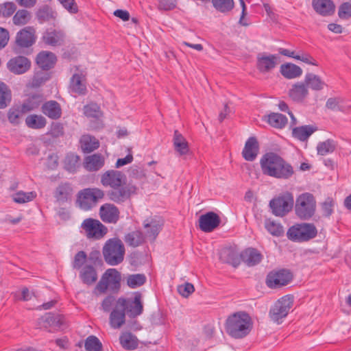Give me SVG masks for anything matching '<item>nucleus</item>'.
<instances>
[{
  "label": "nucleus",
  "mask_w": 351,
  "mask_h": 351,
  "mask_svg": "<svg viewBox=\"0 0 351 351\" xmlns=\"http://www.w3.org/2000/svg\"><path fill=\"white\" fill-rule=\"evenodd\" d=\"M312 6L322 16L331 15L335 11V5L331 0H313Z\"/></svg>",
  "instance_id": "26"
},
{
  "label": "nucleus",
  "mask_w": 351,
  "mask_h": 351,
  "mask_svg": "<svg viewBox=\"0 0 351 351\" xmlns=\"http://www.w3.org/2000/svg\"><path fill=\"white\" fill-rule=\"evenodd\" d=\"M326 107L335 112L348 113L351 110V104L344 98L337 97H330L326 102Z\"/></svg>",
  "instance_id": "21"
},
{
  "label": "nucleus",
  "mask_w": 351,
  "mask_h": 351,
  "mask_svg": "<svg viewBox=\"0 0 351 351\" xmlns=\"http://www.w3.org/2000/svg\"><path fill=\"white\" fill-rule=\"evenodd\" d=\"M79 160L80 157L77 155L73 154L67 155L64 161L66 169L69 171L74 170Z\"/></svg>",
  "instance_id": "60"
},
{
  "label": "nucleus",
  "mask_w": 351,
  "mask_h": 351,
  "mask_svg": "<svg viewBox=\"0 0 351 351\" xmlns=\"http://www.w3.org/2000/svg\"><path fill=\"white\" fill-rule=\"evenodd\" d=\"M41 104V99L38 95H33L26 99L21 106V109L24 114L37 109Z\"/></svg>",
  "instance_id": "42"
},
{
  "label": "nucleus",
  "mask_w": 351,
  "mask_h": 351,
  "mask_svg": "<svg viewBox=\"0 0 351 351\" xmlns=\"http://www.w3.org/2000/svg\"><path fill=\"white\" fill-rule=\"evenodd\" d=\"M338 15L340 19H348L351 17V3H343L339 8Z\"/></svg>",
  "instance_id": "62"
},
{
  "label": "nucleus",
  "mask_w": 351,
  "mask_h": 351,
  "mask_svg": "<svg viewBox=\"0 0 351 351\" xmlns=\"http://www.w3.org/2000/svg\"><path fill=\"white\" fill-rule=\"evenodd\" d=\"M121 346L128 350H132L137 348V339L131 332H123L119 337Z\"/></svg>",
  "instance_id": "39"
},
{
  "label": "nucleus",
  "mask_w": 351,
  "mask_h": 351,
  "mask_svg": "<svg viewBox=\"0 0 351 351\" xmlns=\"http://www.w3.org/2000/svg\"><path fill=\"white\" fill-rule=\"evenodd\" d=\"M259 151V145L255 137H250L245 142L242 152L243 157L247 161H253L256 159Z\"/></svg>",
  "instance_id": "24"
},
{
  "label": "nucleus",
  "mask_w": 351,
  "mask_h": 351,
  "mask_svg": "<svg viewBox=\"0 0 351 351\" xmlns=\"http://www.w3.org/2000/svg\"><path fill=\"white\" fill-rule=\"evenodd\" d=\"M265 227L267 230L274 236H281L283 232V227L278 223H276L271 219H266L265 221Z\"/></svg>",
  "instance_id": "47"
},
{
  "label": "nucleus",
  "mask_w": 351,
  "mask_h": 351,
  "mask_svg": "<svg viewBox=\"0 0 351 351\" xmlns=\"http://www.w3.org/2000/svg\"><path fill=\"white\" fill-rule=\"evenodd\" d=\"M163 221L157 217L146 219L143 222L145 237L154 241L162 229Z\"/></svg>",
  "instance_id": "17"
},
{
  "label": "nucleus",
  "mask_w": 351,
  "mask_h": 351,
  "mask_svg": "<svg viewBox=\"0 0 351 351\" xmlns=\"http://www.w3.org/2000/svg\"><path fill=\"white\" fill-rule=\"evenodd\" d=\"M88 239L100 240L108 233V228L101 222L93 218L85 219L81 224Z\"/></svg>",
  "instance_id": "12"
},
{
  "label": "nucleus",
  "mask_w": 351,
  "mask_h": 351,
  "mask_svg": "<svg viewBox=\"0 0 351 351\" xmlns=\"http://www.w3.org/2000/svg\"><path fill=\"white\" fill-rule=\"evenodd\" d=\"M295 215L301 220H309L315 214L317 202L315 197L309 192L298 195L294 201Z\"/></svg>",
  "instance_id": "5"
},
{
  "label": "nucleus",
  "mask_w": 351,
  "mask_h": 351,
  "mask_svg": "<svg viewBox=\"0 0 351 351\" xmlns=\"http://www.w3.org/2000/svg\"><path fill=\"white\" fill-rule=\"evenodd\" d=\"M72 191V187L69 183H61L56 189L54 192V197L59 202H65L71 195Z\"/></svg>",
  "instance_id": "33"
},
{
  "label": "nucleus",
  "mask_w": 351,
  "mask_h": 351,
  "mask_svg": "<svg viewBox=\"0 0 351 351\" xmlns=\"http://www.w3.org/2000/svg\"><path fill=\"white\" fill-rule=\"evenodd\" d=\"M129 174L130 177L138 180H141L145 178V173L143 168L136 165H134L130 167Z\"/></svg>",
  "instance_id": "63"
},
{
  "label": "nucleus",
  "mask_w": 351,
  "mask_h": 351,
  "mask_svg": "<svg viewBox=\"0 0 351 351\" xmlns=\"http://www.w3.org/2000/svg\"><path fill=\"white\" fill-rule=\"evenodd\" d=\"M64 34L61 30H47L43 36L44 43L51 46H60L62 44Z\"/></svg>",
  "instance_id": "28"
},
{
  "label": "nucleus",
  "mask_w": 351,
  "mask_h": 351,
  "mask_svg": "<svg viewBox=\"0 0 351 351\" xmlns=\"http://www.w3.org/2000/svg\"><path fill=\"white\" fill-rule=\"evenodd\" d=\"M125 252L124 245L119 238L107 240L102 249L106 263H121L123 261Z\"/></svg>",
  "instance_id": "6"
},
{
  "label": "nucleus",
  "mask_w": 351,
  "mask_h": 351,
  "mask_svg": "<svg viewBox=\"0 0 351 351\" xmlns=\"http://www.w3.org/2000/svg\"><path fill=\"white\" fill-rule=\"evenodd\" d=\"M81 278L86 284H92L97 280V274L91 265L85 266L81 271Z\"/></svg>",
  "instance_id": "46"
},
{
  "label": "nucleus",
  "mask_w": 351,
  "mask_h": 351,
  "mask_svg": "<svg viewBox=\"0 0 351 351\" xmlns=\"http://www.w3.org/2000/svg\"><path fill=\"white\" fill-rule=\"evenodd\" d=\"M294 198L291 193L286 191L272 199L269 206L273 214L278 217H284L292 210Z\"/></svg>",
  "instance_id": "8"
},
{
  "label": "nucleus",
  "mask_w": 351,
  "mask_h": 351,
  "mask_svg": "<svg viewBox=\"0 0 351 351\" xmlns=\"http://www.w3.org/2000/svg\"><path fill=\"white\" fill-rule=\"evenodd\" d=\"M293 277L292 272L288 269L272 271L267 276L266 285L271 289H278L288 285Z\"/></svg>",
  "instance_id": "13"
},
{
  "label": "nucleus",
  "mask_w": 351,
  "mask_h": 351,
  "mask_svg": "<svg viewBox=\"0 0 351 351\" xmlns=\"http://www.w3.org/2000/svg\"><path fill=\"white\" fill-rule=\"evenodd\" d=\"M278 57L276 55L259 53L257 56L256 66L261 73H267L278 64Z\"/></svg>",
  "instance_id": "19"
},
{
  "label": "nucleus",
  "mask_w": 351,
  "mask_h": 351,
  "mask_svg": "<svg viewBox=\"0 0 351 351\" xmlns=\"http://www.w3.org/2000/svg\"><path fill=\"white\" fill-rule=\"evenodd\" d=\"M252 328L250 315L240 311L229 316L226 322V332L233 338L241 339L247 336Z\"/></svg>",
  "instance_id": "4"
},
{
  "label": "nucleus",
  "mask_w": 351,
  "mask_h": 351,
  "mask_svg": "<svg viewBox=\"0 0 351 351\" xmlns=\"http://www.w3.org/2000/svg\"><path fill=\"white\" fill-rule=\"evenodd\" d=\"M296 60H300L308 64L317 66V61L308 53L300 51L297 53Z\"/></svg>",
  "instance_id": "61"
},
{
  "label": "nucleus",
  "mask_w": 351,
  "mask_h": 351,
  "mask_svg": "<svg viewBox=\"0 0 351 351\" xmlns=\"http://www.w3.org/2000/svg\"><path fill=\"white\" fill-rule=\"evenodd\" d=\"M177 290L182 296L187 298L194 292L195 288L191 283L186 282L178 286Z\"/></svg>",
  "instance_id": "58"
},
{
  "label": "nucleus",
  "mask_w": 351,
  "mask_h": 351,
  "mask_svg": "<svg viewBox=\"0 0 351 351\" xmlns=\"http://www.w3.org/2000/svg\"><path fill=\"white\" fill-rule=\"evenodd\" d=\"M145 237L140 230H136L127 234L124 241L130 246L137 247L145 242Z\"/></svg>",
  "instance_id": "38"
},
{
  "label": "nucleus",
  "mask_w": 351,
  "mask_h": 351,
  "mask_svg": "<svg viewBox=\"0 0 351 351\" xmlns=\"http://www.w3.org/2000/svg\"><path fill=\"white\" fill-rule=\"evenodd\" d=\"M25 124L29 128L38 130L45 127L47 120L42 115L29 114L25 119Z\"/></svg>",
  "instance_id": "37"
},
{
  "label": "nucleus",
  "mask_w": 351,
  "mask_h": 351,
  "mask_svg": "<svg viewBox=\"0 0 351 351\" xmlns=\"http://www.w3.org/2000/svg\"><path fill=\"white\" fill-rule=\"evenodd\" d=\"M36 62L40 69L48 71L54 66L56 56L51 51H42L36 56Z\"/></svg>",
  "instance_id": "22"
},
{
  "label": "nucleus",
  "mask_w": 351,
  "mask_h": 351,
  "mask_svg": "<svg viewBox=\"0 0 351 351\" xmlns=\"http://www.w3.org/2000/svg\"><path fill=\"white\" fill-rule=\"evenodd\" d=\"M147 278L143 274H129L126 276L127 285L131 289H136L143 285Z\"/></svg>",
  "instance_id": "43"
},
{
  "label": "nucleus",
  "mask_w": 351,
  "mask_h": 351,
  "mask_svg": "<svg viewBox=\"0 0 351 351\" xmlns=\"http://www.w3.org/2000/svg\"><path fill=\"white\" fill-rule=\"evenodd\" d=\"M81 148L84 153H90L97 149L99 146V141L94 136L86 134L80 140Z\"/></svg>",
  "instance_id": "32"
},
{
  "label": "nucleus",
  "mask_w": 351,
  "mask_h": 351,
  "mask_svg": "<svg viewBox=\"0 0 351 351\" xmlns=\"http://www.w3.org/2000/svg\"><path fill=\"white\" fill-rule=\"evenodd\" d=\"M337 143L332 139H327L325 141L319 142L317 145V154L325 156L332 153L336 147Z\"/></svg>",
  "instance_id": "41"
},
{
  "label": "nucleus",
  "mask_w": 351,
  "mask_h": 351,
  "mask_svg": "<svg viewBox=\"0 0 351 351\" xmlns=\"http://www.w3.org/2000/svg\"><path fill=\"white\" fill-rule=\"evenodd\" d=\"M267 121L271 126L281 129L285 127L288 120L285 115L273 112L267 116Z\"/></svg>",
  "instance_id": "40"
},
{
  "label": "nucleus",
  "mask_w": 351,
  "mask_h": 351,
  "mask_svg": "<svg viewBox=\"0 0 351 351\" xmlns=\"http://www.w3.org/2000/svg\"><path fill=\"white\" fill-rule=\"evenodd\" d=\"M221 223L219 216L214 212H208L202 215L199 218V227L204 232H211L217 228Z\"/></svg>",
  "instance_id": "15"
},
{
  "label": "nucleus",
  "mask_w": 351,
  "mask_h": 351,
  "mask_svg": "<svg viewBox=\"0 0 351 351\" xmlns=\"http://www.w3.org/2000/svg\"><path fill=\"white\" fill-rule=\"evenodd\" d=\"M45 320L49 324L52 326H58L62 324V318L60 315H53L51 314H47L45 317Z\"/></svg>",
  "instance_id": "64"
},
{
  "label": "nucleus",
  "mask_w": 351,
  "mask_h": 351,
  "mask_svg": "<svg viewBox=\"0 0 351 351\" xmlns=\"http://www.w3.org/2000/svg\"><path fill=\"white\" fill-rule=\"evenodd\" d=\"M121 274L114 269H108L102 276L96 287L101 293H105L108 289L113 292H118L121 288Z\"/></svg>",
  "instance_id": "9"
},
{
  "label": "nucleus",
  "mask_w": 351,
  "mask_h": 351,
  "mask_svg": "<svg viewBox=\"0 0 351 351\" xmlns=\"http://www.w3.org/2000/svg\"><path fill=\"white\" fill-rule=\"evenodd\" d=\"M16 10V6L12 2H5L0 5L1 14L5 18L11 16Z\"/></svg>",
  "instance_id": "56"
},
{
  "label": "nucleus",
  "mask_w": 351,
  "mask_h": 351,
  "mask_svg": "<svg viewBox=\"0 0 351 351\" xmlns=\"http://www.w3.org/2000/svg\"><path fill=\"white\" fill-rule=\"evenodd\" d=\"M143 312L142 294L134 293L133 298L120 297L117 299V306L110 314V324L112 328H120L125 323V315L131 318L141 315Z\"/></svg>",
  "instance_id": "2"
},
{
  "label": "nucleus",
  "mask_w": 351,
  "mask_h": 351,
  "mask_svg": "<svg viewBox=\"0 0 351 351\" xmlns=\"http://www.w3.org/2000/svg\"><path fill=\"white\" fill-rule=\"evenodd\" d=\"M36 17L40 23L55 21L57 17V12L47 5L39 8L36 12Z\"/></svg>",
  "instance_id": "31"
},
{
  "label": "nucleus",
  "mask_w": 351,
  "mask_h": 351,
  "mask_svg": "<svg viewBox=\"0 0 351 351\" xmlns=\"http://www.w3.org/2000/svg\"><path fill=\"white\" fill-rule=\"evenodd\" d=\"M280 71L287 79L299 77L302 74V69L298 65L293 63H286L280 66Z\"/></svg>",
  "instance_id": "30"
},
{
  "label": "nucleus",
  "mask_w": 351,
  "mask_h": 351,
  "mask_svg": "<svg viewBox=\"0 0 351 351\" xmlns=\"http://www.w3.org/2000/svg\"><path fill=\"white\" fill-rule=\"evenodd\" d=\"M84 114L88 117L98 118L101 115L100 108L96 104H90L84 107Z\"/></svg>",
  "instance_id": "54"
},
{
  "label": "nucleus",
  "mask_w": 351,
  "mask_h": 351,
  "mask_svg": "<svg viewBox=\"0 0 351 351\" xmlns=\"http://www.w3.org/2000/svg\"><path fill=\"white\" fill-rule=\"evenodd\" d=\"M84 347L86 351H101L102 344L95 336H89L85 341Z\"/></svg>",
  "instance_id": "48"
},
{
  "label": "nucleus",
  "mask_w": 351,
  "mask_h": 351,
  "mask_svg": "<svg viewBox=\"0 0 351 351\" xmlns=\"http://www.w3.org/2000/svg\"><path fill=\"white\" fill-rule=\"evenodd\" d=\"M36 40L35 29L33 27L27 26L16 33L15 45L19 49L28 48L35 43Z\"/></svg>",
  "instance_id": "14"
},
{
  "label": "nucleus",
  "mask_w": 351,
  "mask_h": 351,
  "mask_svg": "<svg viewBox=\"0 0 351 351\" xmlns=\"http://www.w3.org/2000/svg\"><path fill=\"white\" fill-rule=\"evenodd\" d=\"M104 191L99 188H88L81 191L77 195L80 207L88 210L95 206L104 197Z\"/></svg>",
  "instance_id": "11"
},
{
  "label": "nucleus",
  "mask_w": 351,
  "mask_h": 351,
  "mask_svg": "<svg viewBox=\"0 0 351 351\" xmlns=\"http://www.w3.org/2000/svg\"><path fill=\"white\" fill-rule=\"evenodd\" d=\"M177 5V0H159L157 8L161 11L173 10Z\"/></svg>",
  "instance_id": "57"
},
{
  "label": "nucleus",
  "mask_w": 351,
  "mask_h": 351,
  "mask_svg": "<svg viewBox=\"0 0 351 351\" xmlns=\"http://www.w3.org/2000/svg\"><path fill=\"white\" fill-rule=\"evenodd\" d=\"M317 230L313 223H301L290 227L287 232L289 239L295 242L308 241L315 238Z\"/></svg>",
  "instance_id": "7"
},
{
  "label": "nucleus",
  "mask_w": 351,
  "mask_h": 351,
  "mask_svg": "<svg viewBox=\"0 0 351 351\" xmlns=\"http://www.w3.org/2000/svg\"><path fill=\"white\" fill-rule=\"evenodd\" d=\"M105 164V158L101 154H94L85 157L84 167L88 171H97Z\"/></svg>",
  "instance_id": "23"
},
{
  "label": "nucleus",
  "mask_w": 351,
  "mask_h": 351,
  "mask_svg": "<svg viewBox=\"0 0 351 351\" xmlns=\"http://www.w3.org/2000/svg\"><path fill=\"white\" fill-rule=\"evenodd\" d=\"M60 4L71 14L78 12V6L75 0H58Z\"/></svg>",
  "instance_id": "59"
},
{
  "label": "nucleus",
  "mask_w": 351,
  "mask_h": 351,
  "mask_svg": "<svg viewBox=\"0 0 351 351\" xmlns=\"http://www.w3.org/2000/svg\"><path fill=\"white\" fill-rule=\"evenodd\" d=\"M32 19L30 12L27 10H19L12 18V22L15 25L22 26L27 24Z\"/></svg>",
  "instance_id": "44"
},
{
  "label": "nucleus",
  "mask_w": 351,
  "mask_h": 351,
  "mask_svg": "<svg viewBox=\"0 0 351 351\" xmlns=\"http://www.w3.org/2000/svg\"><path fill=\"white\" fill-rule=\"evenodd\" d=\"M213 6L221 12L230 11L234 7L233 0H212Z\"/></svg>",
  "instance_id": "50"
},
{
  "label": "nucleus",
  "mask_w": 351,
  "mask_h": 351,
  "mask_svg": "<svg viewBox=\"0 0 351 351\" xmlns=\"http://www.w3.org/2000/svg\"><path fill=\"white\" fill-rule=\"evenodd\" d=\"M126 176L120 171L108 170L101 176V184L104 187L111 188L107 192L110 200L117 204L130 201L137 194L138 187L132 182L125 183Z\"/></svg>",
  "instance_id": "1"
},
{
  "label": "nucleus",
  "mask_w": 351,
  "mask_h": 351,
  "mask_svg": "<svg viewBox=\"0 0 351 351\" xmlns=\"http://www.w3.org/2000/svg\"><path fill=\"white\" fill-rule=\"evenodd\" d=\"M36 197L34 192L24 193L19 191L13 195V200L19 204H23L33 200Z\"/></svg>",
  "instance_id": "52"
},
{
  "label": "nucleus",
  "mask_w": 351,
  "mask_h": 351,
  "mask_svg": "<svg viewBox=\"0 0 351 351\" xmlns=\"http://www.w3.org/2000/svg\"><path fill=\"white\" fill-rule=\"evenodd\" d=\"M31 67V61L26 57L18 56L11 58L7 63L8 69L16 75L26 73Z\"/></svg>",
  "instance_id": "16"
},
{
  "label": "nucleus",
  "mask_w": 351,
  "mask_h": 351,
  "mask_svg": "<svg viewBox=\"0 0 351 351\" xmlns=\"http://www.w3.org/2000/svg\"><path fill=\"white\" fill-rule=\"evenodd\" d=\"M316 130L317 128L314 126L309 125H303L294 128L292 130V135L295 138L304 141Z\"/></svg>",
  "instance_id": "34"
},
{
  "label": "nucleus",
  "mask_w": 351,
  "mask_h": 351,
  "mask_svg": "<svg viewBox=\"0 0 351 351\" xmlns=\"http://www.w3.org/2000/svg\"><path fill=\"white\" fill-rule=\"evenodd\" d=\"M309 90L304 81L294 83L289 90L290 98L298 103L303 102L308 96Z\"/></svg>",
  "instance_id": "20"
},
{
  "label": "nucleus",
  "mask_w": 351,
  "mask_h": 351,
  "mask_svg": "<svg viewBox=\"0 0 351 351\" xmlns=\"http://www.w3.org/2000/svg\"><path fill=\"white\" fill-rule=\"evenodd\" d=\"M117 299L113 295L106 296L101 302V309L104 312H111L117 308Z\"/></svg>",
  "instance_id": "51"
},
{
  "label": "nucleus",
  "mask_w": 351,
  "mask_h": 351,
  "mask_svg": "<svg viewBox=\"0 0 351 351\" xmlns=\"http://www.w3.org/2000/svg\"><path fill=\"white\" fill-rule=\"evenodd\" d=\"M241 258L245 263H258L262 261V254L254 248H247L240 254Z\"/></svg>",
  "instance_id": "36"
},
{
  "label": "nucleus",
  "mask_w": 351,
  "mask_h": 351,
  "mask_svg": "<svg viewBox=\"0 0 351 351\" xmlns=\"http://www.w3.org/2000/svg\"><path fill=\"white\" fill-rule=\"evenodd\" d=\"M260 165L264 175L280 179H289L294 171L291 165L276 154L269 152L264 154Z\"/></svg>",
  "instance_id": "3"
},
{
  "label": "nucleus",
  "mask_w": 351,
  "mask_h": 351,
  "mask_svg": "<svg viewBox=\"0 0 351 351\" xmlns=\"http://www.w3.org/2000/svg\"><path fill=\"white\" fill-rule=\"evenodd\" d=\"M335 201L331 197H327L321 204L322 214L324 217H330L333 213Z\"/></svg>",
  "instance_id": "55"
},
{
  "label": "nucleus",
  "mask_w": 351,
  "mask_h": 351,
  "mask_svg": "<svg viewBox=\"0 0 351 351\" xmlns=\"http://www.w3.org/2000/svg\"><path fill=\"white\" fill-rule=\"evenodd\" d=\"M304 82L308 88L315 91L322 90L326 86L319 75L313 73H307L304 76Z\"/></svg>",
  "instance_id": "29"
},
{
  "label": "nucleus",
  "mask_w": 351,
  "mask_h": 351,
  "mask_svg": "<svg viewBox=\"0 0 351 351\" xmlns=\"http://www.w3.org/2000/svg\"><path fill=\"white\" fill-rule=\"evenodd\" d=\"M237 258V253L231 247H226L221 250L220 258L226 263H234Z\"/></svg>",
  "instance_id": "49"
},
{
  "label": "nucleus",
  "mask_w": 351,
  "mask_h": 351,
  "mask_svg": "<svg viewBox=\"0 0 351 351\" xmlns=\"http://www.w3.org/2000/svg\"><path fill=\"white\" fill-rule=\"evenodd\" d=\"M293 298L290 295H287L277 300L269 311L271 319L277 323H282V319L287 317L293 306Z\"/></svg>",
  "instance_id": "10"
},
{
  "label": "nucleus",
  "mask_w": 351,
  "mask_h": 351,
  "mask_svg": "<svg viewBox=\"0 0 351 351\" xmlns=\"http://www.w3.org/2000/svg\"><path fill=\"white\" fill-rule=\"evenodd\" d=\"M70 88L75 93L85 95L87 92L85 76L82 73H75L71 79Z\"/></svg>",
  "instance_id": "27"
},
{
  "label": "nucleus",
  "mask_w": 351,
  "mask_h": 351,
  "mask_svg": "<svg viewBox=\"0 0 351 351\" xmlns=\"http://www.w3.org/2000/svg\"><path fill=\"white\" fill-rule=\"evenodd\" d=\"M42 112L51 119H58L62 116V108L56 101L51 100L46 101L42 105Z\"/></svg>",
  "instance_id": "25"
},
{
  "label": "nucleus",
  "mask_w": 351,
  "mask_h": 351,
  "mask_svg": "<svg viewBox=\"0 0 351 351\" xmlns=\"http://www.w3.org/2000/svg\"><path fill=\"white\" fill-rule=\"evenodd\" d=\"M24 114L20 108H10L8 112V119L10 123L13 125H18L21 121V117Z\"/></svg>",
  "instance_id": "53"
},
{
  "label": "nucleus",
  "mask_w": 351,
  "mask_h": 351,
  "mask_svg": "<svg viewBox=\"0 0 351 351\" xmlns=\"http://www.w3.org/2000/svg\"><path fill=\"white\" fill-rule=\"evenodd\" d=\"M173 142L175 150L180 155H185L188 153L189 150L188 142L178 130L174 132Z\"/></svg>",
  "instance_id": "35"
},
{
  "label": "nucleus",
  "mask_w": 351,
  "mask_h": 351,
  "mask_svg": "<svg viewBox=\"0 0 351 351\" xmlns=\"http://www.w3.org/2000/svg\"><path fill=\"white\" fill-rule=\"evenodd\" d=\"M119 208L113 204H104L99 208L100 218L105 223H116L119 219Z\"/></svg>",
  "instance_id": "18"
},
{
  "label": "nucleus",
  "mask_w": 351,
  "mask_h": 351,
  "mask_svg": "<svg viewBox=\"0 0 351 351\" xmlns=\"http://www.w3.org/2000/svg\"><path fill=\"white\" fill-rule=\"evenodd\" d=\"M11 91L8 86L0 81V109L6 108L10 103Z\"/></svg>",
  "instance_id": "45"
}]
</instances>
